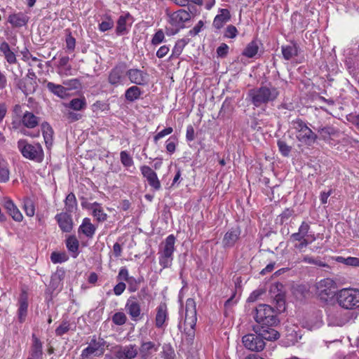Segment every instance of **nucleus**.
Returning <instances> with one entry per match:
<instances>
[{
	"label": "nucleus",
	"instance_id": "23",
	"mask_svg": "<svg viewBox=\"0 0 359 359\" xmlns=\"http://www.w3.org/2000/svg\"><path fill=\"white\" fill-rule=\"evenodd\" d=\"M21 121L25 127L34 128L39 126L41 118L35 116L32 112L27 111L22 115Z\"/></svg>",
	"mask_w": 359,
	"mask_h": 359
},
{
	"label": "nucleus",
	"instance_id": "25",
	"mask_svg": "<svg viewBox=\"0 0 359 359\" xmlns=\"http://www.w3.org/2000/svg\"><path fill=\"white\" fill-rule=\"evenodd\" d=\"M95 226L90 222V219L87 217L83 219L82 224L79 228V232H82L88 238H92L95 234Z\"/></svg>",
	"mask_w": 359,
	"mask_h": 359
},
{
	"label": "nucleus",
	"instance_id": "38",
	"mask_svg": "<svg viewBox=\"0 0 359 359\" xmlns=\"http://www.w3.org/2000/svg\"><path fill=\"white\" fill-rule=\"evenodd\" d=\"M189 42V39H182L178 40L175 46L172 49V57H178L182 53L185 46Z\"/></svg>",
	"mask_w": 359,
	"mask_h": 359
},
{
	"label": "nucleus",
	"instance_id": "42",
	"mask_svg": "<svg viewBox=\"0 0 359 359\" xmlns=\"http://www.w3.org/2000/svg\"><path fill=\"white\" fill-rule=\"evenodd\" d=\"M231 20L230 12L228 9L222 8L215 16L214 22H225Z\"/></svg>",
	"mask_w": 359,
	"mask_h": 359
},
{
	"label": "nucleus",
	"instance_id": "21",
	"mask_svg": "<svg viewBox=\"0 0 359 359\" xmlns=\"http://www.w3.org/2000/svg\"><path fill=\"white\" fill-rule=\"evenodd\" d=\"M88 210L92 211L93 216L98 222H104L107 219V215L104 212L100 203H93L91 205H88Z\"/></svg>",
	"mask_w": 359,
	"mask_h": 359
},
{
	"label": "nucleus",
	"instance_id": "51",
	"mask_svg": "<svg viewBox=\"0 0 359 359\" xmlns=\"http://www.w3.org/2000/svg\"><path fill=\"white\" fill-rule=\"evenodd\" d=\"M50 260L53 263H62L67 260V256L65 253L53 252L50 255Z\"/></svg>",
	"mask_w": 359,
	"mask_h": 359
},
{
	"label": "nucleus",
	"instance_id": "4",
	"mask_svg": "<svg viewBox=\"0 0 359 359\" xmlns=\"http://www.w3.org/2000/svg\"><path fill=\"white\" fill-rule=\"evenodd\" d=\"M338 305L346 310L359 309V290L354 288H343L336 294Z\"/></svg>",
	"mask_w": 359,
	"mask_h": 359
},
{
	"label": "nucleus",
	"instance_id": "5",
	"mask_svg": "<svg viewBox=\"0 0 359 359\" xmlns=\"http://www.w3.org/2000/svg\"><path fill=\"white\" fill-rule=\"evenodd\" d=\"M291 127L294 129L298 141L304 143L307 146L313 145L318 139V135L308 127L306 122L302 119L297 118L290 122Z\"/></svg>",
	"mask_w": 359,
	"mask_h": 359
},
{
	"label": "nucleus",
	"instance_id": "53",
	"mask_svg": "<svg viewBox=\"0 0 359 359\" xmlns=\"http://www.w3.org/2000/svg\"><path fill=\"white\" fill-rule=\"evenodd\" d=\"M63 84L67 86L65 88L67 89V92L69 90L78 89L81 86V83H80L79 80L76 79L64 81Z\"/></svg>",
	"mask_w": 359,
	"mask_h": 359
},
{
	"label": "nucleus",
	"instance_id": "8",
	"mask_svg": "<svg viewBox=\"0 0 359 359\" xmlns=\"http://www.w3.org/2000/svg\"><path fill=\"white\" fill-rule=\"evenodd\" d=\"M316 294L322 302H327L336 297L337 283L331 278H324L315 285Z\"/></svg>",
	"mask_w": 359,
	"mask_h": 359
},
{
	"label": "nucleus",
	"instance_id": "32",
	"mask_svg": "<svg viewBox=\"0 0 359 359\" xmlns=\"http://www.w3.org/2000/svg\"><path fill=\"white\" fill-rule=\"evenodd\" d=\"M77 207V201L73 193L69 194L65 200V208L66 212H73Z\"/></svg>",
	"mask_w": 359,
	"mask_h": 359
},
{
	"label": "nucleus",
	"instance_id": "54",
	"mask_svg": "<svg viewBox=\"0 0 359 359\" xmlns=\"http://www.w3.org/2000/svg\"><path fill=\"white\" fill-rule=\"evenodd\" d=\"M165 38L164 33L161 29L158 30L151 39L153 45H158L163 41Z\"/></svg>",
	"mask_w": 359,
	"mask_h": 359
},
{
	"label": "nucleus",
	"instance_id": "15",
	"mask_svg": "<svg viewBox=\"0 0 359 359\" xmlns=\"http://www.w3.org/2000/svg\"><path fill=\"white\" fill-rule=\"evenodd\" d=\"M115 356L118 359H134L138 354V350L135 344H129L128 346L116 347Z\"/></svg>",
	"mask_w": 359,
	"mask_h": 359
},
{
	"label": "nucleus",
	"instance_id": "41",
	"mask_svg": "<svg viewBox=\"0 0 359 359\" xmlns=\"http://www.w3.org/2000/svg\"><path fill=\"white\" fill-rule=\"evenodd\" d=\"M143 281L144 278L142 276H140L137 278L131 276L127 281L128 284V290L130 292H136L139 289L140 285Z\"/></svg>",
	"mask_w": 359,
	"mask_h": 359
},
{
	"label": "nucleus",
	"instance_id": "59",
	"mask_svg": "<svg viewBox=\"0 0 359 359\" xmlns=\"http://www.w3.org/2000/svg\"><path fill=\"white\" fill-rule=\"evenodd\" d=\"M294 214V210L290 208H286L280 215V223L283 224L287 221Z\"/></svg>",
	"mask_w": 359,
	"mask_h": 359
},
{
	"label": "nucleus",
	"instance_id": "27",
	"mask_svg": "<svg viewBox=\"0 0 359 359\" xmlns=\"http://www.w3.org/2000/svg\"><path fill=\"white\" fill-rule=\"evenodd\" d=\"M0 51L3 53L5 59L9 64H15L17 62L15 53L11 50L10 46L6 41L0 45Z\"/></svg>",
	"mask_w": 359,
	"mask_h": 359
},
{
	"label": "nucleus",
	"instance_id": "64",
	"mask_svg": "<svg viewBox=\"0 0 359 359\" xmlns=\"http://www.w3.org/2000/svg\"><path fill=\"white\" fill-rule=\"evenodd\" d=\"M116 32L118 35H124L127 34L128 32L127 24H118Z\"/></svg>",
	"mask_w": 359,
	"mask_h": 359
},
{
	"label": "nucleus",
	"instance_id": "58",
	"mask_svg": "<svg viewBox=\"0 0 359 359\" xmlns=\"http://www.w3.org/2000/svg\"><path fill=\"white\" fill-rule=\"evenodd\" d=\"M229 46L222 43L217 48V54L218 57H225L228 54Z\"/></svg>",
	"mask_w": 359,
	"mask_h": 359
},
{
	"label": "nucleus",
	"instance_id": "44",
	"mask_svg": "<svg viewBox=\"0 0 359 359\" xmlns=\"http://www.w3.org/2000/svg\"><path fill=\"white\" fill-rule=\"evenodd\" d=\"M25 212L28 217H32L35 214V207L32 199L26 198L23 205Z\"/></svg>",
	"mask_w": 359,
	"mask_h": 359
},
{
	"label": "nucleus",
	"instance_id": "52",
	"mask_svg": "<svg viewBox=\"0 0 359 359\" xmlns=\"http://www.w3.org/2000/svg\"><path fill=\"white\" fill-rule=\"evenodd\" d=\"M163 348L162 354L164 359H175V351L170 345H165Z\"/></svg>",
	"mask_w": 359,
	"mask_h": 359
},
{
	"label": "nucleus",
	"instance_id": "62",
	"mask_svg": "<svg viewBox=\"0 0 359 359\" xmlns=\"http://www.w3.org/2000/svg\"><path fill=\"white\" fill-rule=\"evenodd\" d=\"M194 128L192 126H187V132H186V138L187 140V141L189 142H191L194 140L195 138V135H194Z\"/></svg>",
	"mask_w": 359,
	"mask_h": 359
},
{
	"label": "nucleus",
	"instance_id": "20",
	"mask_svg": "<svg viewBox=\"0 0 359 359\" xmlns=\"http://www.w3.org/2000/svg\"><path fill=\"white\" fill-rule=\"evenodd\" d=\"M7 212L11 216L13 220L16 222L22 221L23 216L13 201L10 198H6L4 205Z\"/></svg>",
	"mask_w": 359,
	"mask_h": 359
},
{
	"label": "nucleus",
	"instance_id": "26",
	"mask_svg": "<svg viewBox=\"0 0 359 359\" xmlns=\"http://www.w3.org/2000/svg\"><path fill=\"white\" fill-rule=\"evenodd\" d=\"M47 89L54 95H57L60 98H65L67 95V89L65 86L55 84L53 82H48L46 84Z\"/></svg>",
	"mask_w": 359,
	"mask_h": 359
},
{
	"label": "nucleus",
	"instance_id": "40",
	"mask_svg": "<svg viewBox=\"0 0 359 359\" xmlns=\"http://www.w3.org/2000/svg\"><path fill=\"white\" fill-rule=\"evenodd\" d=\"M277 145L281 155L284 157L289 156L292 147L289 145L284 139H280L277 142Z\"/></svg>",
	"mask_w": 359,
	"mask_h": 359
},
{
	"label": "nucleus",
	"instance_id": "46",
	"mask_svg": "<svg viewBox=\"0 0 359 359\" xmlns=\"http://www.w3.org/2000/svg\"><path fill=\"white\" fill-rule=\"evenodd\" d=\"M274 302L276 304L275 306L276 308V310L275 311L277 312V313L285 311V301L283 295H282L281 294H278L277 295H276L274 298Z\"/></svg>",
	"mask_w": 359,
	"mask_h": 359
},
{
	"label": "nucleus",
	"instance_id": "13",
	"mask_svg": "<svg viewBox=\"0 0 359 359\" xmlns=\"http://www.w3.org/2000/svg\"><path fill=\"white\" fill-rule=\"evenodd\" d=\"M141 173L147 179L149 186L155 191H158L161 186L157 174L148 165L140 167Z\"/></svg>",
	"mask_w": 359,
	"mask_h": 359
},
{
	"label": "nucleus",
	"instance_id": "28",
	"mask_svg": "<svg viewBox=\"0 0 359 359\" xmlns=\"http://www.w3.org/2000/svg\"><path fill=\"white\" fill-rule=\"evenodd\" d=\"M283 56L285 60H289L298 55V46L295 43H291L281 47Z\"/></svg>",
	"mask_w": 359,
	"mask_h": 359
},
{
	"label": "nucleus",
	"instance_id": "31",
	"mask_svg": "<svg viewBox=\"0 0 359 359\" xmlns=\"http://www.w3.org/2000/svg\"><path fill=\"white\" fill-rule=\"evenodd\" d=\"M41 130L46 146H50L52 144L53 135V130L51 126L47 122H43L41 124Z\"/></svg>",
	"mask_w": 359,
	"mask_h": 359
},
{
	"label": "nucleus",
	"instance_id": "24",
	"mask_svg": "<svg viewBox=\"0 0 359 359\" xmlns=\"http://www.w3.org/2000/svg\"><path fill=\"white\" fill-rule=\"evenodd\" d=\"M168 318L167 306L165 303L160 304L156 308L155 325L158 328L162 327Z\"/></svg>",
	"mask_w": 359,
	"mask_h": 359
},
{
	"label": "nucleus",
	"instance_id": "3",
	"mask_svg": "<svg viewBox=\"0 0 359 359\" xmlns=\"http://www.w3.org/2000/svg\"><path fill=\"white\" fill-rule=\"evenodd\" d=\"M254 318L257 325L253 327H263L268 331L276 330L273 327L279 323L277 312L267 304H259L255 310Z\"/></svg>",
	"mask_w": 359,
	"mask_h": 359
},
{
	"label": "nucleus",
	"instance_id": "12",
	"mask_svg": "<svg viewBox=\"0 0 359 359\" xmlns=\"http://www.w3.org/2000/svg\"><path fill=\"white\" fill-rule=\"evenodd\" d=\"M126 76V65L125 63H119L110 71L108 76V81L110 84L118 86L121 84Z\"/></svg>",
	"mask_w": 359,
	"mask_h": 359
},
{
	"label": "nucleus",
	"instance_id": "18",
	"mask_svg": "<svg viewBox=\"0 0 359 359\" xmlns=\"http://www.w3.org/2000/svg\"><path fill=\"white\" fill-rule=\"evenodd\" d=\"M158 346L152 341H142L139 348L140 359H149L153 352L158 351Z\"/></svg>",
	"mask_w": 359,
	"mask_h": 359
},
{
	"label": "nucleus",
	"instance_id": "35",
	"mask_svg": "<svg viewBox=\"0 0 359 359\" xmlns=\"http://www.w3.org/2000/svg\"><path fill=\"white\" fill-rule=\"evenodd\" d=\"M10 172L7 162L0 156V182H6L9 180Z\"/></svg>",
	"mask_w": 359,
	"mask_h": 359
},
{
	"label": "nucleus",
	"instance_id": "1",
	"mask_svg": "<svg viewBox=\"0 0 359 359\" xmlns=\"http://www.w3.org/2000/svg\"><path fill=\"white\" fill-rule=\"evenodd\" d=\"M255 334H248L243 337L242 342L244 346L255 352L262 351L265 346V340L276 341L280 337L277 330L268 331L263 327H253Z\"/></svg>",
	"mask_w": 359,
	"mask_h": 359
},
{
	"label": "nucleus",
	"instance_id": "6",
	"mask_svg": "<svg viewBox=\"0 0 359 359\" xmlns=\"http://www.w3.org/2000/svg\"><path fill=\"white\" fill-rule=\"evenodd\" d=\"M175 240L174 235L171 234L161 245L159 264L163 268H168L172 265Z\"/></svg>",
	"mask_w": 359,
	"mask_h": 359
},
{
	"label": "nucleus",
	"instance_id": "16",
	"mask_svg": "<svg viewBox=\"0 0 359 359\" xmlns=\"http://www.w3.org/2000/svg\"><path fill=\"white\" fill-rule=\"evenodd\" d=\"M18 318L20 323L25 321L28 310V294L26 290H22L18 298Z\"/></svg>",
	"mask_w": 359,
	"mask_h": 359
},
{
	"label": "nucleus",
	"instance_id": "10",
	"mask_svg": "<svg viewBox=\"0 0 359 359\" xmlns=\"http://www.w3.org/2000/svg\"><path fill=\"white\" fill-rule=\"evenodd\" d=\"M104 344L105 341L103 339L97 340L96 337L94 336L90 340L88 346L82 351L81 359H88L92 355L98 357L103 355Z\"/></svg>",
	"mask_w": 359,
	"mask_h": 359
},
{
	"label": "nucleus",
	"instance_id": "37",
	"mask_svg": "<svg viewBox=\"0 0 359 359\" xmlns=\"http://www.w3.org/2000/svg\"><path fill=\"white\" fill-rule=\"evenodd\" d=\"M340 312V310L335 306L329 307L326 309V313L330 320L338 325L341 324V320L338 318Z\"/></svg>",
	"mask_w": 359,
	"mask_h": 359
},
{
	"label": "nucleus",
	"instance_id": "48",
	"mask_svg": "<svg viewBox=\"0 0 359 359\" xmlns=\"http://www.w3.org/2000/svg\"><path fill=\"white\" fill-rule=\"evenodd\" d=\"M120 160L124 167H130L133 165V158L126 151H122L120 153Z\"/></svg>",
	"mask_w": 359,
	"mask_h": 359
},
{
	"label": "nucleus",
	"instance_id": "19",
	"mask_svg": "<svg viewBox=\"0 0 359 359\" xmlns=\"http://www.w3.org/2000/svg\"><path fill=\"white\" fill-rule=\"evenodd\" d=\"M241 231L238 228H232L228 231L223 238L222 243L225 248H232L238 240Z\"/></svg>",
	"mask_w": 359,
	"mask_h": 359
},
{
	"label": "nucleus",
	"instance_id": "9",
	"mask_svg": "<svg viewBox=\"0 0 359 359\" xmlns=\"http://www.w3.org/2000/svg\"><path fill=\"white\" fill-rule=\"evenodd\" d=\"M197 317H196V302L191 299L189 298L186 302L185 306V317H184V326L185 330H188L189 334H191V332L194 333V328L196 325Z\"/></svg>",
	"mask_w": 359,
	"mask_h": 359
},
{
	"label": "nucleus",
	"instance_id": "7",
	"mask_svg": "<svg viewBox=\"0 0 359 359\" xmlns=\"http://www.w3.org/2000/svg\"><path fill=\"white\" fill-rule=\"evenodd\" d=\"M18 147L26 158L36 162H41L43 159V151L40 144H31L25 140H20L18 142Z\"/></svg>",
	"mask_w": 359,
	"mask_h": 359
},
{
	"label": "nucleus",
	"instance_id": "29",
	"mask_svg": "<svg viewBox=\"0 0 359 359\" xmlns=\"http://www.w3.org/2000/svg\"><path fill=\"white\" fill-rule=\"evenodd\" d=\"M66 246L68 250L72 254L74 258L77 257L79 255V243L74 236H70L66 240Z\"/></svg>",
	"mask_w": 359,
	"mask_h": 359
},
{
	"label": "nucleus",
	"instance_id": "36",
	"mask_svg": "<svg viewBox=\"0 0 359 359\" xmlns=\"http://www.w3.org/2000/svg\"><path fill=\"white\" fill-rule=\"evenodd\" d=\"M258 49L259 46L257 42L256 41H252L243 50V55L249 58H252L257 53Z\"/></svg>",
	"mask_w": 359,
	"mask_h": 359
},
{
	"label": "nucleus",
	"instance_id": "14",
	"mask_svg": "<svg viewBox=\"0 0 359 359\" xmlns=\"http://www.w3.org/2000/svg\"><path fill=\"white\" fill-rule=\"evenodd\" d=\"M126 76L136 85L144 86L148 82V74L138 69H126Z\"/></svg>",
	"mask_w": 359,
	"mask_h": 359
},
{
	"label": "nucleus",
	"instance_id": "33",
	"mask_svg": "<svg viewBox=\"0 0 359 359\" xmlns=\"http://www.w3.org/2000/svg\"><path fill=\"white\" fill-rule=\"evenodd\" d=\"M142 92L140 88L137 86H133L128 88L125 92V97L129 102H133L137 100Z\"/></svg>",
	"mask_w": 359,
	"mask_h": 359
},
{
	"label": "nucleus",
	"instance_id": "39",
	"mask_svg": "<svg viewBox=\"0 0 359 359\" xmlns=\"http://www.w3.org/2000/svg\"><path fill=\"white\" fill-rule=\"evenodd\" d=\"M66 48L68 51L73 52L76 46V39L72 36V32L69 29L65 30Z\"/></svg>",
	"mask_w": 359,
	"mask_h": 359
},
{
	"label": "nucleus",
	"instance_id": "2",
	"mask_svg": "<svg viewBox=\"0 0 359 359\" xmlns=\"http://www.w3.org/2000/svg\"><path fill=\"white\" fill-rule=\"evenodd\" d=\"M279 95V90L271 83L262 85L248 90L247 100L255 107H261L275 101Z\"/></svg>",
	"mask_w": 359,
	"mask_h": 359
},
{
	"label": "nucleus",
	"instance_id": "57",
	"mask_svg": "<svg viewBox=\"0 0 359 359\" xmlns=\"http://www.w3.org/2000/svg\"><path fill=\"white\" fill-rule=\"evenodd\" d=\"M238 31L236 27L229 25L226 27L224 36L226 38L233 39L237 36Z\"/></svg>",
	"mask_w": 359,
	"mask_h": 359
},
{
	"label": "nucleus",
	"instance_id": "47",
	"mask_svg": "<svg viewBox=\"0 0 359 359\" xmlns=\"http://www.w3.org/2000/svg\"><path fill=\"white\" fill-rule=\"evenodd\" d=\"M29 18L27 15L22 13L10 15L8 22H27Z\"/></svg>",
	"mask_w": 359,
	"mask_h": 359
},
{
	"label": "nucleus",
	"instance_id": "61",
	"mask_svg": "<svg viewBox=\"0 0 359 359\" xmlns=\"http://www.w3.org/2000/svg\"><path fill=\"white\" fill-rule=\"evenodd\" d=\"M310 230V224L308 222H302L299 227L298 231L305 236H308Z\"/></svg>",
	"mask_w": 359,
	"mask_h": 359
},
{
	"label": "nucleus",
	"instance_id": "22",
	"mask_svg": "<svg viewBox=\"0 0 359 359\" xmlns=\"http://www.w3.org/2000/svg\"><path fill=\"white\" fill-rule=\"evenodd\" d=\"M32 341L30 358L33 359H43L42 342L34 334H32Z\"/></svg>",
	"mask_w": 359,
	"mask_h": 359
},
{
	"label": "nucleus",
	"instance_id": "43",
	"mask_svg": "<svg viewBox=\"0 0 359 359\" xmlns=\"http://www.w3.org/2000/svg\"><path fill=\"white\" fill-rule=\"evenodd\" d=\"M86 103L85 99L74 98L69 104V107L74 110H81L86 107Z\"/></svg>",
	"mask_w": 359,
	"mask_h": 359
},
{
	"label": "nucleus",
	"instance_id": "11",
	"mask_svg": "<svg viewBox=\"0 0 359 359\" xmlns=\"http://www.w3.org/2000/svg\"><path fill=\"white\" fill-rule=\"evenodd\" d=\"M125 308L132 320L138 321L142 319L143 313L141 312V306L136 297H130L126 302Z\"/></svg>",
	"mask_w": 359,
	"mask_h": 359
},
{
	"label": "nucleus",
	"instance_id": "56",
	"mask_svg": "<svg viewBox=\"0 0 359 359\" xmlns=\"http://www.w3.org/2000/svg\"><path fill=\"white\" fill-rule=\"evenodd\" d=\"M173 132V129L172 127H168L163 130L158 132L154 137V141L155 143L158 142V140L163 138L165 135H170Z\"/></svg>",
	"mask_w": 359,
	"mask_h": 359
},
{
	"label": "nucleus",
	"instance_id": "45",
	"mask_svg": "<svg viewBox=\"0 0 359 359\" xmlns=\"http://www.w3.org/2000/svg\"><path fill=\"white\" fill-rule=\"evenodd\" d=\"M336 261L348 266H359V258L358 257H348L344 258L343 257H337Z\"/></svg>",
	"mask_w": 359,
	"mask_h": 359
},
{
	"label": "nucleus",
	"instance_id": "30",
	"mask_svg": "<svg viewBox=\"0 0 359 359\" xmlns=\"http://www.w3.org/2000/svg\"><path fill=\"white\" fill-rule=\"evenodd\" d=\"M190 13L183 9L173 13L170 16L172 22H186L190 20Z\"/></svg>",
	"mask_w": 359,
	"mask_h": 359
},
{
	"label": "nucleus",
	"instance_id": "63",
	"mask_svg": "<svg viewBox=\"0 0 359 359\" xmlns=\"http://www.w3.org/2000/svg\"><path fill=\"white\" fill-rule=\"evenodd\" d=\"M126 284L123 282L118 283L114 287V292L116 295H121L126 289Z\"/></svg>",
	"mask_w": 359,
	"mask_h": 359
},
{
	"label": "nucleus",
	"instance_id": "34",
	"mask_svg": "<svg viewBox=\"0 0 359 359\" xmlns=\"http://www.w3.org/2000/svg\"><path fill=\"white\" fill-rule=\"evenodd\" d=\"M318 132L319 133L321 138L325 140L329 139L331 136L335 135L337 133V130L332 126H326L318 128Z\"/></svg>",
	"mask_w": 359,
	"mask_h": 359
},
{
	"label": "nucleus",
	"instance_id": "17",
	"mask_svg": "<svg viewBox=\"0 0 359 359\" xmlns=\"http://www.w3.org/2000/svg\"><path fill=\"white\" fill-rule=\"evenodd\" d=\"M69 212H60L55 217L59 227L63 232L69 233L73 229V220Z\"/></svg>",
	"mask_w": 359,
	"mask_h": 359
},
{
	"label": "nucleus",
	"instance_id": "55",
	"mask_svg": "<svg viewBox=\"0 0 359 359\" xmlns=\"http://www.w3.org/2000/svg\"><path fill=\"white\" fill-rule=\"evenodd\" d=\"M177 145V140L173 137H170L166 142V150L167 151L172 154L176 150Z\"/></svg>",
	"mask_w": 359,
	"mask_h": 359
},
{
	"label": "nucleus",
	"instance_id": "50",
	"mask_svg": "<svg viewBox=\"0 0 359 359\" xmlns=\"http://www.w3.org/2000/svg\"><path fill=\"white\" fill-rule=\"evenodd\" d=\"M70 330V325L68 321L64 320L60 326L55 329V334L57 336H62L64 334L69 332Z\"/></svg>",
	"mask_w": 359,
	"mask_h": 359
},
{
	"label": "nucleus",
	"instance_id": "60",
	"mask_svg": "<svg viewBox=\"0 0 359 359\" xmlns=\"http://www.w3.org/2000/svg\"><path fill=\"white\" fill-rule=\"evenodd\" d=\"M175 4L180 6H185L189 3H193L197 5H202L203 0H172Z\"/></svg>",
	"mask_w": 359,
	"mask_h": 359
},
{
	"label": "nucleus",
	"instance_id": "49",
	"mask_svg": "<svg viewBox=\"0 0 359 359\" xmlns=\"http://www.w3.org/2000/svg\"><path fill=\"white\" fill-rule=\"evenodd\" d=\"M112 322L116 325H123L127 321V317L123 312H116L112 316Z\"/></svg>",
	"mask_w": 359,
	"mask_h": 359
}]
</instances>
